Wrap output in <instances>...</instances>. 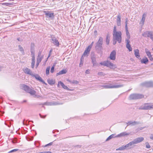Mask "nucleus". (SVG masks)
<instances>
[{
    "label": "nucleus",
    "instance_id": "48",
    "mask_svg": "<svg viewBox=\"0 0 153 153\" xmlns=\"http://www.w3.org/2000/svg\"><path fill=\"white\" fill-rule=\"evenodd\" d=\"M93 44H94V42H92L91 43V44L90 45H89V46H88V47H90V49H91V48H92V46H93Z\"/></svg>",
    "mask_w": 153,
    "mask_h": 153
},
{
    "label": "nucleus",
    "instance_id": "45",
    "mask_svg": "<svg viewBox=\"0 0 153 153\" xmlns=\"http://www.w3.org/2000/svg\"><path fill=\"white\" fill-rule=\"evenodd\" d=\"M18 149H14L10 151L9 152L11 153V152H16V151H18Z\"/></svg>",
    "mask_w": 153,
    "mask_h": 153
},
{
    "label": "nucleus",
    "instance_id": "19",
    "mask_svg": "<svg viewBox=\"0 0 153 153\" xmlns=\"http://www.w3.org/2000/svg\"><path fill=\"white\" fill-rule=\"evenodd\" d=\"M32 56V62H31V67L32 68H33L35 66V60L34 53H33V54H31Z\"/></svg>",
    "mask_w": 153,
    "mask_h": 153
},
{
    "label": "nucleus",
    "instance_id": "27",
    "mask_svg": "<svg viewBox=\"0 0 153 153\" xmlns=\"http://www.w3.org/2000/svg\"><path fill=\"white\" fill-rule=\"evenodd\" d=\"M67 81L69 82L71 84H77L79 83V82L76 80H70L69 79H68L67 80Z\"/></svg>",
    "mask_w": 153,
    "mask_h": 153
},
{
    "label": "nucleus",
    "instance_id": "60",
    "mask_svg": "<svg viewBox=\"0 0 153 153\" xmlns=\"http://www.w3.org/2000/svg\"><path fill=\"white\" fill-rule=\"evenodd\" d=\"M4 124H5V125H7V124L5 123H4Z\"/></svg>",
    "mask_w": 153,
    "mask_h": 153
},
{
    "label": "nucleus",
    "instance_id": "56",
    "mask_svg": "<svg viewBox=\"0 0 153 153\" xmlns=\"http://www.w3.org/2000/svg\"><path fill=\"white\" fill-rule=\"evenodd\" d=\"M143 128H143V127H141L140 128H138L137 129H138V131H139V130H141L143 129Z\"/></svg>",
    "mask_w": 153,
    "mask_h": 153
},
{
    "label": "nucleus",
    "instance_id": "63",
    "mask_svg": "<svg viewBox=\"0 0 153 153\" xmlns=\"http://www.w3.org/2000/svg\"><path fill=\"white\" fill-rule=\"evenodd\" d=\"M17 39L18 40V41H19V39Z\"/></svg>",
    "mask_w": 153,
    "mask_h": 153
},
{
    "label": "nucleus",
    "instance_id": "30",
    "mask_svg": "<svg viewBox=\"0 0 153 153\" xmlns=\"http://www.w3.org/2000/svg\"><path fill=\"white\" fill-rule=\"evenodd\" d=\"M18 48L19 50L21 52L22 54L23 55H24L25 52L23 48L20 45L18 46Z\"/></svg>",
    "mask_w": 153,
    "mask_h": 153
},
{
    "label": "nucleus",
    "instance_id": "26",
    "mask_svg": "<svg viewBox=\"0 0 153 153\" xmlns=\"http://www.w3.org/2000/svg\"><path fill=\"white\" fill-rule=\"evenodd\" d=\"M117 135H115V134H113L110 135L106 140V141H108L111 139L117 137Z\"/></svg>",
    "mask_w": 153,
    "mask_h": 153
},
{
    "label": "nucleus",
    "instance_id": "21",
    "mask_svg": "<svg viewBox=\"0 0 153 153\" xmlns=\"http://www.w3.org/2000/svg\"><path fill=\"white\" fill-rule=\"evenodd\" d=\"M134 53L135 56L139 59H140V56L139 54V50L136 49L134 51Z\"/></svg>",
    "mask_w": 153,
    "mask_h": 153
},
{
    "label": "nucleus",
    "instance_id": "14",
    "mask_svg": "<svg viewBox=\"0 0 153 153\" xmlns=\"http://www.w3.org/2000/svg\"><path fill=\"white\" fill-rule=\"evenodd\" d=\"M60 85H61L64 89L68 91L70 90V89L69 88H68L62 82L60 81L58 82V86L59 87Z\"/></svg>",
    "mask_w": 153,
    "mask_h": 153
},
{
    "label": "nucleus",
    "instance_id": "31",
    "mask_svg": "<svg viewBox=\"0 0 153 153\" xmlns=\"http://www.w3.org/2000/svg\"><path fill=\"white\" fill-rule=\"evenodd\" d=\"M145 85L148 87H153V82L151 81L146 82Z\"/></svg>",
    "mask_w": 153,
    "mask_h": 153
},
{
    "label": "nucleus",
    "instance_id": "53",
    "mask_svg": "<svg viewBox=\"0 0 153 153\" xmlns=\"http://www.w3.org/2000/svg\"><path fill=\"white\" fill-rule=\"evenodd\" d=\"M39 63L36 62V68L38 67Z\"/></svg>",
    "mask_w": 153,
    "mask_h": 153
},
{
    "label": "nucleus",
    "instance_id": "22",
    "mask_svg": "<svg viewBox=\"0 0 153 153\" xmlns=\"http://www.w3.org/2000/svg\"><path fill=\"white\" fill-rule=\"evenodd\" d=\"M126 34L127 36V38L126 39V42H128L129 41V39L130 38V36L129 32L128 31V29H126Z\"/></svg>",
    "mask_w": 153,
    "mask_h": 153
},
{
    "label": "nucleus",
    "instance_id": "33",
    "mask_svg": "<svg viewBox=\"0 0 153 153\" xmlns=\"http://www.w3.org/2000/svg\"><path fill=\"white\" fill-rule=\"evenodd\" d=\"M134 145V144L133 143L132 141L129 142L128 143V144H127L126 145H125L124 146V147H125V149H126V148H127L129 147H130V146H131L132 145Z\"/></svg>",
    "mask_w": 153,
    "mask_h": 153
},
{
    "label": "nucleus",
    "instance_id": "5",
    "mask_svg": "<svg viewBox=\"0 0 153 153\" xmlns=\"http://www.w3.org/2000/svg\"><path fill=\"white\" fill-rule=\"evenodd\" d=\"M123 85H112L111 84L109 85H104L102 87L105 88H117L123 87Z\"/></svg>",
    "mask_w": 153,
    "mask_h": 153
},
{
    "label": "nucleus",
    "instance_id": "47",
    "mask_svg": "<svg viewBox=\"0 0 153 153\" xmlns=\"http://www.w3.org/2000/svg\"><path fill=\"white\" fill-rule=\"evenodd\" d=\"M117 41L116 40H114L113 39V44L114 45H115Z\"/></svg>",
    "mask_w": 153,
    "mask_h": 153
},
{
    "label": "nucleus",
    "instance_id": "55",
    "mask_svg": "<svg viewBox=\"0 0 153 153\" xmlns=\"http://www.w3.org/2000/svg\"><path fill=\"white\" fill-rule=\"evenodd\" d=\"M51 53H49V55H48V56L47 58V60L50 57V56H51Z\"/></svg>",
    "mask_w": 153,
    "mask_h": 153
},
{
    "label": "nucleus",
    "instance_id": "34",
    "mask_svg": "<svg viewBox=\"0 0 153 153\" xmlns=\"http://www.w3.org/2000/svg\"><path fill=\"white\" fill-rule=\"evenodd\" d=\"M145 51L147 56H148L149 57L152 56L150 52L149 51H148L147 49H145Z\"/></svg>",
    "mask_w": 153,
    "mask_h": 153
},
{
    "label": "nucleus",
    "instance_id": "58",
    "mask_svg": "<svg viewBox=\"0 0 153 153\" xmlns=\"http://www.w3.org/2000/svg\"><path fill=\"white\" fill-rule=\"evenodd\" d=\"M52 51H53L52 49H51L50 50V51L49 53H51V52H52Z\"/></svg>",
    "mask_w": 153,
    "mask_h": 153
},
{
    "label": "nucleus",
    "instance_id": "38",
    "mask_svg": "<svg viewBox=\"0 0 153 153\" xmlns=\"http://www.w3.org/2000/svg\"><path fill=\"white\" fill-rule=\"evenodd\" d=\"M50 67H48L46 68V73L47 75H48L49 73Z\"/></svg>",
    "mask_w": 153,
    "mask_h": 153
},
{
    "label": "nucleus",
    "instance_id": "24",
    "mask_svg": "<svg viewBox=\"0 0 153 153\" xmlns=\"http://www.w3.org/2000/svg\"><path fill=\"white\" fill-rule=\"evenodd\" d=\"M126 47L128 48L129 51H131L132 50V48L130 44V41H128V42H126Z\"/></svg>",
    "mask_w": 153,
    "mask_h": 153
},
{
    "label": "nucleus",
    "instance_id": "1",
    "mask_svg": "<svg viewBox=\"0 0 153 153\" xmlns=\"http://www.w3.org/2000/svg\"><path fill=\"white\" fill-rule=\"evenodd\" d=\"M113 39L114 40H116L119 43H120L121 42V32L120 31H117L115 26L114 27L113 31Z\"/></svg>",
    "mask_w": 153,
    "mask_h": 153
},
{
    "label": "nucleus",
    "instance_id": "43",
    "mask_svg": "<svg viewBox=\"0 0 153 153\" xmlns=\"http://www.w3.org/2000/svg\"><path fill=\"white\" fill-rule=\"evenodd\" d=\"M146 146L147 148H150L151 147V146L149 145V143L148 142H146Z\"/></svg>",
    "mask_w": 153,
    "mask_h": 153
},
{
    "label": "nucleus",
    "instance_id": "18",
    "mask_svg": "<svg viewBox=\"0 0 153 153\" xmlns=\"http://www.w3.org/2000/svg\"><path fill=\"white\" fill-rule=\"evenodd\" d=\"M45 15L51 19H53L54 18L53 13L45 11Z\"/></svg>",
    "mask_w": 153,
    "mask_h": 153
},
{
    "label": "nucleus",
    "instance_id": "64",
    "mask_svg": "<svg viewBox=\"0 0 153 153\" xmlns=\"http://www.w3.org/2000/svg\"><path fill=\"white\" fill-rule=\"evenodd\" d=\"M152 51H153V48H152Z\"/></svg>",
    "mask_w": 153,
    "mask_h": 153
},
{
    "label": "nucleus",
    "instance_id": "25",
    "mask_svg": "<svg viewBox=\"0 0 153 153\" xmlns=\"http://www.w3.org/2000/svg\"><path fill=\"white\" fill-rule=\"evenodd\" d=\"M117 23L118 26L121 25V17L120 15H118L117 19Z\"/></svg>",
    "mask_w": 153,
    "mask_h": 153
},
{
    "label": "nucleus",
    "instance_id": "57",
    "mask_svg": "<svg viewBox=\"0 0 153 153\" xmlns=\"http://www.w3.org/2000/svg\"><path fill=\"white\" fill-rule=\"evenodd\" d=\"M82 59H81V62H80V64H79V66H80V65H82V64H83V63H82Z\"/></svg>",
    "mask_w": 153,
    "mask_h": 153
},
{
    "label": "nucleus",
    "instance_id": "61",
    "mask_svg": "<svg viewBox=\"0 0 153 153\" xmlns=\"http://www.w3.org/2000/svg\"><path fill=\"white\" fill-rule=\"evenodd\" d=\"M79 146V148L81 147V146Z\"/></svg>",
    "mask_w": 153,
    "mask_h": 153
},
{
    "label": "nucleus",
    "instance_id": "49",
    "mask_svg": "<svg viewBox=\"0 0 153 153\" xmlns=\"http://www.w3.org/2000/svg\"><path fill=\"white\" fill-rule=\"evenodd\" d=\"M150 139L153 140V134H151L150 137Z\"/></svg>",
    "mask_w": 153,
    "mask_h": 153
},
{
    "label": "nucleus",
    "instance_id": "2",
    "mask_svg": "<svg viewBox=\"0 0 153 153\" xmlns=\"http://www.w3.org/2000/svg\"><path fill=\"white\" fill-rule=\"evenodd\" d=\"M22 88L25 91L30 94L31 95H34V97L36 98H39L40 96L36 94V92L33 89L30 88L28 86L25 85H23Z\"/></svg>",
    "mask_w": 153,
    "mask_h": 153
},
{
    "label": "nucleus",
    "instance_id": "20",
    "mask_svg": "<svg viewBox=\"0 0 153 153\" xmlns=\"http://www.w3.org/2000/svg\"><path fill=\"white\" fill-rule=\"evenodd\" d=\"M129 134H130L129 133H127L126 132H123L117 135V137H121L123 136H127L129 135Z\"/></svg>",
    "mask_w": 153,
    "mask_h": 153
},
{
    "label": "nucleus",
    "instance_id": "7",
    "mask_svg": "<svg viewBox=\"0 0 153 153\" xmlns=\"http://www.w3.org/2000/svg\"><path fill=\"white\" fill-rule=\"evenodd\" d=\"M91 59L93 65H97V63L96 61V55L94 53H91Z\"/></svg>",
    "mask_w": 153,
    "mask_h": 153
},
{
    "label": "nucleus",
    "instance_id": "36",
    "mask_svg": "<svg viewBox=\"0 0 153 153\" xmlns=\"http://www.w3.org/2000/svg\"><path fill=\"white\" fill-rule=\"evenodd\" d=\"M110 36L108 35H107L106 39V43L107 45H108L109 43Z\"/></svg>",
    "mask_w": 153,
    "mask_h": 153
},
{
    "label": "nucleus",
    "instance_id": "15",
    "mask_svg": "<svg viewBox=\"0 0 153 153\" xmlns=\"http://www.w3.org/2000/svg\"><path fill=\"white\" fill-rule=\"evenodd\" d=\"M152 31H146L144 32L142 34V36L144 37H149L150 38Z\"/></svg>",
    "mask_w": 153,
    "mask_h": 153
},
{
    "label": "nucleus",
    "instance_id": "13",
    "mask_svg": "<svg viewBox=\"0 0 153 153\" xmlns=\"http://www.w3.org/2000/svg\"><path fill=\"white\" fill-rule=\"evenodd\" d=\"M32 76L35 77V78L38 81H39L40 82H42L43 83H45V82L43 81L41 77H40L38 75L33 74V75Z\"/></svg>",
    "mask_w": 153,
    "mask_h": 153
},
{
    "label": "nucleus",
    "instance_id": "51",
    "mask_svg": "<svg viewBox=\"0 0 153 153\" xmlns=\"http://www.w3.org/2000/svg\"><path fill=\"white\" fill-rule=\"evenodd\" d=\"M40 116L42 118H44L46 117V115L43 116L41 115L40 114Z\"/></svg>",
    "mask_w": 153,
    "mask_h": 153
},
{
    "label": "nucleus",
    "instance_id": "10",
    "mask_svg": "<svg viewBox=\"0 0 153 153\" xmlns=\"http://www.w3.org/2000/svg\"><path fill=\"white\" fill-rule=\"evenodd\" d=\"M91 50L90 48L89 47H88L84 51L83 55L81 57V59H84L83 56H88L89 54V52Z\"/></svg>",
    "mask_w": 153,
    "mask_h": 153
},
{
    "label": "nucleus",
    "instance_id": "35",
    "mask_svg": "<svg viewBox=\"0 0 153 153\" xmlns=\"http://www.w3.org/2000/svg\"><path fill=\"white\" fill-rule=\"evenodd\" d=\"M34 46V44L32 43L31 45V54H33V53H34V49H33Z\"/></svg>",
    "mask_w": 153,
    "mask_h": 153
},
{
    "label": "nucleus",
    "instance_id": "4",
    "mask_svg": "<svg viewBox=\"0 0 153 153\" xmlns=\"http://www.w3.org/2000/svg\"><path fill=\"white\" fill-rule=\"evenodd\" d=\"M144 97V96L142 94H131L129 96L130 100H137L141 99Z\"/></svg>",
    "mask_w": 153,
    "mask_h": 153
},
{
    "label": "nucleus",
    "instance_id": "44",
    "mask_svg": "<svg viewBox=\"0 0 153 153\" xmlns=\"http://www.w3.org/2000/svg\"><path fill=\"white\" fill-rule=\"evenodd\" d=\"M12 142L13 143H15L17 142V140L16 139H12Z\"/></svg>",
    "mask_w": 153,
    "mask_h": 153
},
{
    "label": "nucleus",
    "instance_id": "42",
    "mask_svg": "<svg viewBox=\"0 0 153 153\" xmlns=\"http://www.w3.org/2000/svg\"><path fill=\"white\" fill-rule=\"evenodd\" d=\"M54 67H55V65H53L52 67L51 70V73H53L54 71Z\"/></svg>",
    "mask_w": 153,
    "mask_h": 153
},
{
    "label": "nucleus",
    "instance_id": "52",
    "mask_svg": "<svg viewBox=\"0 0 153 153\" xmlns=\"http://www.w3.org/2000/svg\"><path fill=\"white\" fill-rule=\"evenodd\" d=\"M52 143H50L46 145H45V146H50L52 145Z\"/></svg>",
    "mask_w": 153,
    "mask_h": 153
},
{
    "label": "nucleus",
    "instance_id": "23",
    "mask_svg": "<svg viewBox=\"0 0 153 153\" xmlns=\"http://www.w3.org/2000/svg\"><path fill=\"white\" fill-rule=\"evenodd\" d=\"M139 124V122L134 121L132 122L131 121L128 122L127 123V126L131 125V126H134Z\"/></svg>",
    "mask_w": 153,
    "mask_h": 153
},
{
    "label": "nucleus",
    "instance_id": "39",
    "mask_svg": "<svg viewBox=\"0 0 153 153\" xmlns=\"http://www.w3.org/2000/svg\"><path fill=\"white\" fill-rule=\"evenodd\" d=\"M48 83L50 85H53L54 84V82L51 79L48 80Z\"/></svg>",
    "mask_w": 153,
    "mask_h": 153
},
{
    "label": "nucleus",
    "instance_id": "29",
    "mask_svg": "<svg viewBox=\"0 0 153 153\" xmlns=\"http://www.w3.org/2000/svg\"><path fill=\"white\" fill-rule=\"evenodd\" d=\"M149 61L147 57H145L144 58L142 59L141 61V62L142 63H144L146 64Z\"/></svg>",
    "mask_w": 153,
    "mask_h": 153
},
{
    "label": "nucleus",
    "instance_id": "9",
    "mask_svg": "<svg viewBox=\"0 0 153 153\" xmlns=\"http://www.w3.org/2000/svg\"><path fill=\"white\" fill-rule=\"evenodd\" d=\"M144 140V138L143 137H138L134 139L132 142L134 144H136Z\"/></svg>",
    "mask_w": 153,
    "mask_h": 153
},
{
    "label": "nucleus",
    "instance_id": "50",
    "mask_svg": "<svg viewBox=\"0 0 153 153\" xmlns=\"http://www.w3.org/2000/svg\"><path fill=\"white\" fill-rule=\"evenodd\" d=\"M89 71L90 70L89 69L87 70L85 72V73L88 74L89 72Z\"/></svg>",
    "mask_w": 153,
    "mask_h": 153
},
{
    "label": "nucleus",
    "instance_id": "32",
    "mask_svg": "<svg viewBox=\"0 0 153 153\" xmlns=\"http://www.w3.org/2000/svg\"><path fill=\"white\" fill-rule=\"evenodd\" d=\"M43 58V56H40V55L39 54L38 56V57L37 59V62L40 63L41 62Z\"/></svg>",
    "mask_w": 153,
    "mask_h": 153
},
{
    "label": "nucleus",
    "instance_id": "12",
    "mask_svg": "<svg viewBox=\"0 0 153 153\" xmlns=\"http://www.w3.org/2000/svg\"><path fill=\"white\" fill-rule=\"evenodd\" d=\"M23 71L24 72L32 76L33 75L32 72L30 69L27 68H25L23 69Z\"/></svg>",
    "mask_w": 153,
    "mask_h": 153
},
{
    "label": "nucleus",
    "instance_id": "46",
    "mask_svg": "<svg viewBox=\"0 0 153 153\" xmlns=\"http://www.w3.org/2000/svg\"><path fill=\"white\" fill-rule=\"evenodd\" d=\"M150 38L153 41V32H152V33L151 34V36H150Z\"/></svg>",
    "mask_w": 153,
    "mask_h": 153
},
{
    "label": "nucleus",
    "instance_id": "3",
    "mask_svg": "<svg viewBox=\"0 0 153 153\" xmlns=\"http://www.w3.org/2000/svg\"><path fill=\"white\" fill-rule=\"evenodd\" d=\"M100 64L101 65L106 66L111 68L114 69L116 68L115 65H114L110 61L108 60L101 62Z\"/></svg>",
    "mask_w": 153,
    "mask_h": 153
},
{
    "label": "nucleus",
    "instance_id": "8",
    "mask_svg": "<svg viewBox=\"0 0 153 153\" xmlns=\"http://www.w3.org/2000/svg\"><path fill=\"white\" fill-rule=\"evenodd\" d=\"M52 42L56 47H59V42L56 38L53 36H51Z\"/></svg>",
    "mask_w": 153,
    "mask_h": 153
},
{
    "label": "nucleus",
    "instance_id": "17",
    "mask_svg": "<svg viewBox=\"0 0 153 153\" xmlns=\"http://www.w3.org/2000/svg\"><path fill=\"white\" fill-rule=\"evenodd\" d=\"M102 38L101 37H100L98 42L97 43L96 47H97L98 48L100 47L102 45Z\"/></svg>",
    "mask_w": 153,
    "mask_h": 153
},
{
    "label": "nucleus",
    "instance_id": "28",
    "mask_svg": "<svg viewBox=\"0 0 153 153\" xmlns=\"http://www.w3.org/2000/svg\"><path fill=\"white\" fill-rule=\"evenodd\" d=\"M67 71L66 70L63 69L59 71V72L56 74V75L57 76L58 75L65 74L67 73Z\"/></svg>",
    "mask_w": 153,
    "mask_h": 153
},
{
    "label": "nucleus",
    "instance_id": "11",
    "mask_svg": "<svg viewBox=\"0 0 153 153\" xmlns=\"http://www.w3.org/2000/svg\"><path fill=\"white\" fill-rule=\"evenodd\" d=\"M116 52L114 50L112 51L109 57L110 59L111 60H114L116 59Z\"/></svg>",
    "mask_w": 153,
    "mask_h": 153
},
{
    "label": "nucleus",
    "instance_id": "40",
    "mask_svg": "<svg viewBox=\"0 0 153 153\" xmlns=\"http://www.w3.org/2000/svg\"><path fill=\"white\" fill-rule=\"evenodd\" d=\"M128 19L127 18H126V22H125V28L126 29H127L128 28V26H127V24H128Z\"/></svg>",
    "mask_w": 153,
    "mask_h": 153
},
{
    "label": "nucleus",
    "instance_id": "62",
    "mask_svg": "<svg viewBox=\"0 0 153 153\" xmlns=\"http://www.w3.org/2000/svg\"><path fill=\"white\" fill-rule=\"evenodd\" d=\"M24 102H26V100H25Z\"/></svg>",
    "mask_w": 153,
    "mask_h": 153
},
{
    "label": "nucleus",
    "instance_id": "54",
    "mask_svg": "<svg viewBox=\"0 0 153 153\" xmlns=\"http://www.w3.org/2000/svg\"><path fill=\"white\" fill-rule=\"evenodd\" d=\"M150 60L152 61L153 60V58L152 57V56L149 57Z\"/></svg>",
    "mask_w": 153,
    "mask_h": 153
},
{
    "label": "nucleus",
    "instance_id": "37",
    "mask_svg": "<svg viewBox=\"0 0 153 153\" xmlns=\"http://www.w3.org/2000/svg\"><path fill=\"white\" fill-rule=\"evenodd\" d=\"M125 149V148L124 147V146H123L119 148H118L116 149V150H123Z\"/></svg>",
    "mask_w": 153,
    "mask_h": 153
},
{
    "label": "nucleus",
    "instance_id": "59",
    "mask_svg": "<svg viewBox=\"0 0 153 153\" xmlns=\"http://www.w3.org/2000/svg\"><path fill=\"white\" fill-rule=\"evenodd\" d=\"M102 73L101 72H98V75H101Z\"/></svg>",
    "mask_w": 153,
    "mask_h": 153
},
{
    "label": "nucleus",
    "instance_id": "41",
    "mask_svg": "<svg viewBox=\"0 0 153 153\" xmlns=\"http://www.w3.org/2000/svg\"><path fill=\"white\" fill-rule=\"evenodd\" d=\"M0 4H2L3 5H5L6 6H9L11 4L8 3H0Z\"/></svg>",
    "mask_w": 153,
    "mask_h": 153
},
{
    "label": "nucleus",
    "instance_id": "6",
    "mask_svg": "<svg viewBox=\"0 0 153 153\" xmlns=\"http://www.w3.org/2000/svg\"><path fill=\"white\" fill-rule=\"evenodd\" d=\"M141 108L143 110L152 109H153V105L149 103H146L142 106Z\"/></svg>",
    "mask_w": 153,
    "mask_h": 153
},
{
    "label": "nucleus",
    "instance_id": "16",
    "mask_svg": "<svg viewBox=\"0 0 153 153\" xmlns=\"http://www.w3.org/2000/svg\"><path fill=\"white\" fill-rule=\"evenodd\" d=\"M146 13H144L143 14L142 16V18L140 21V24L142 26L143 25L146 19Z\"/></svg>",
    "mask_w": 153,
    "mask_h": 153
}]
</instances>
